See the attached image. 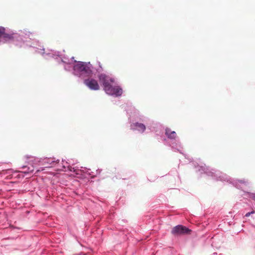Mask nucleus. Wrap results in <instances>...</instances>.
Instances as JSON below:
<instances>
[{
	"label": "nucleus",
	"mask_w": 255,
	"mask_h": 255,
	"mask_svg": "<svg viewBox=\"0 0 255 255\" xmlns=\"http://www.w3.org/2000/svg\"><path fill=\"white\" fill-rule=\"evenodd\" d=\"M196 168L197 171L201 173H204L216 180L227 181L230 183H232L235 187L238 189H242L244 186L248 185V182L245 180H235L232 179L220 171L215 169L210 170L209 167H207L205 165L204 166H197Z\"/></svg>",
	"instance_id": "obj_1"
},
{
	"label": "nucleus",
	"mask_w": 255,
	"mask_h": 255,
	"mask_svg": "<svg viewBox=\"0 0 255 255\" xmlns=\"http://www.w3.org/2000/svg\"><path fill=\"white\" fill-rule=\"evenodd\" d=\"M75 63L72 65L71 62L64 64V69L66 71L73 69V74L78 77H89L93 72V67L90 62H85L74 60Z\"/></svg>",
	"instance_id": "obj_2"
},
{
	"label": "nucleus",
	"mask_w": 255,
	"mask_h": 255,
	"mask_svg": "<svg viewBox=\"0 0 255 255\" xmlns=\"http://www.w3.org/2000/svg\"><path fill=\"white\" fill-rule=\"evenodd\" d=\"M98 78L106 94L115 97H119L122 95V89L119 86L113 85L115 82V79L113 77L102 73L98 75Z\"/></svg>",
	"instance_id": "obj_3"
},
{
	"label": "nucleus",
	"mask_w": 255,
	"mask_h": 255,
	"mask_svg": "<svg viewBox=\"0 0 255 255\" xmlns=\"http://www.w3.org/2000/svg\"><path fill=\"white\" fill-rule=\"evenodd\" d=\"M31 34V32L26 30H21L19 33L7 34L5 32V28L0 26V44L5 43L8 39H13L18 42L15 44L16 45L22 47L25 41H27L28 39H31L30 36Z\"/></svg>",
	"instance_id": "obj_4"
},
{
	"label": "nucleus",
	"mask_w": 255,
	"mask_h": 255,
	"mask_svg": "<svg viewBox=\"0 0 255 255\" xmlns=\"http://www.w3.org/2000/svg\"><path fill=\"white\" fill-rule=\"evenodd\" d=\"M81 169L79 170L77 167H72L70 165V163L67 161L64 162V161L62 160V169L61 170L63 171H70L75 173L76 174H79V172L80 171H82L84 173H87L88 175H90L92 178H94L96 175H93L92 173V172H90V169H87L86 168H84L83 167H81Z\"/></svg>",
	"instance_id": "obj_5"
},
{
	"label": "nucleus",
	"mask_w": 255,
	"mask_h": 255,
	"mask_svg": "<svg viewBox=\"0 0 255 255\" xmlns=\"http://www.w3.org/2000/svg\"><path fill=\"white\" fill-rule=\"evenodd\" d=\"M42 55L45 59L53 58L57 59L58 57H59L61 59V62L64 64L70 62V60L67 56L65 55L62 56V55L60 54V52L59 51H55L53 50H50L48 53L43 52Z\"/></svg>",
	"instance_id": "obj_6"
},
{
	"label": "nucleus",
	"mask_w": 255,
	"mask_h": 255,
	"mask_svg": "<svg viewBox=\"0 0 255 255\" xmlns=\"http://www.w3.org/2000/svg\"><path fill=\"white\" fill-rule=\"evenodd\" d=\"M191 230L187 227L181 225H178L172 229L171 233L174 236L188 235L191 233Z\"/></svg>",
	"instance_id": "obj_7"
},
{
	"label": "nucleus",
	"mask_w": 255,
	"mask_h": 255,
	"mask_svg": "<svg viewBox=\"0 0 255 255\" xmlns=\"http://www.w3.org/2000/svg\"><path fill=\"white\" fill-rule=\"evenodd\" d=\"M84 84L88 87L90 90L97 91L100 89V86L97 80L88 78L84 80Z\"/></svg>",
	"instance_id": "obj_8"
},
{
	"label": "nucleus",
	"mask_w": 255,
	"mask_h": 255,
	"mask_svg": "<svg viewBox=\"0 0 255 255\" xmlns=\"http://www.w3.org/2000/svg\"><path fill=\"white\" fill-rule=\"evenodd\" d=\"M43 165H45V167H50L56 163H59V160H55V158H44L43 159H41L39 161Z\"/></svg>",
	"instance_id": "obj_9"
},
{
	"label": "nucleus",
	"mask_w": 255,
	"mask_h": 255,
	"mask_svg": "<svg viewBox=\"0 0 255 255\" xmlns=\"http://www.w3.org/2000/svg\"><path fill=\"white\" fill-rule=\"evenodd\" d=\"M130 128L132 130H137L141 132L144 131L146 128L144 124L138 122L131 124Z\"/></svg>",
	"instance_id": "obj_10"
},
{
	"label": "nucleus",
	"mask_w": 255,
	"mask_h": 255,
	"mask_svg": "<svg viewBox=\"0 0 255 255\" xmlns=\"http://www.w3.org/2000/svg\"><path fill=\"white\" fill-rule=\"evenodd\" d=\"M165 135L170 139H175L176 137V133L174 131H171L169 128L165 129Z\"/></svg>",
	"instance_id": "obj_11"
},
{
	"label": "nucleus",
	"mask_w": 255,
	"mask_h": 255,
	"mask_svg": "<svg viewBox=\"0 0 255 255\" xmlns=\"http://www.w3.org/2000/svg\"><path fill=\"white\" fill-rule=\"evenodd\" d=\"M171 147L172 149L174 150V151L177 150L178 151H179L180 153H182L180 150V149L182 148L180 142H179L178 141L176 143L175 146L172 145L171 146Z\"/></svg>",
	"instance_id": "obj_12"
},
{
	"label": "nucleus",
	"mask_w": 255,
	"mask_h": 255,
	"mask_svg": "<svg viewBox=\"0 0 255 255\" xmlns=\"http://www.w3.org/2000/svg\"><path fill=\"white\" fill-rule=\"evenodd\" d=\"M22 168H27V169L26 171H24L23 172L25 174H28L29 173H32L34 171V167L33 166L31 167H27V166H23L22 167Z\"/></svg>",
	"instance_id": "obj_13"
},
{
	"label": "nucleus",
	"mask_w": 255,
	"mask_h": 255,
	"mask_svg": "<svg viewBox=\"0 0 255 255\" xmlns=\"http://www.w3.org/2000/svg\"><path fill=\"white\" fill-rule=\"evenodd\" d=\"M253 213H254V212H248V213H246V214L245 215V216L247 217H249L250 216V215Z\"/></svg>",
	"instance_id": "obj_14"
},
{
	"label": "nucleus",
	"mask_w": 255,
	"mask_h": 255,
	"mask_svg": "<svg viewBox=\"0 0 255 255\" xmlns=\"http://www.w3.org/2000/svg\"><path fill=\"white\" fill-rule=\"evenodd\" d=\"M101 171H102L101 169H97L96 170V174L97 175L101 173Z\"/></svg>",
	"instance_id": "obj_15"
},
{
	"label": "nucleus",
	"mask_w": 255,
	"mask_h": 255,
	"mask_svg": "<svg viewBox=\"0 0 255 255\" xmlns=\"http://www.w3.org/2000/svg\"><path fill=\"white\" fill-rule=\"evenodd\" d=\"M252 198L255 201V193L252 194Z\"/></svg>",
	"instance_id": "obj_16"
},
{
	"label": "nucleus",
	"mask_w": 255,
	"mask_h": 255,
	"mask_svg": "<svg viewBox=\"0 0 255 255\" xmlns=\"http://www.w3.org/2000/svg\"><path fill=\"white\" fill-rule=\"evenodd\" d=\"M40 50H42V51H44V49L43 48H42V49H40Z\"/></svg>",
	"instance_id": "obj_17"
},
{
	"label": "nucleus",
	"mask_w": 255,
	"mask_h": 255,
	"mask_svg": "<svg viewBox=\"0 0 255 255\" xmlns=\"http://www.w3.org/2000/svg\"><path fill=\"white\" fill-rule=\"evenodd\" d=\"M74 59V57H71V59Z\"/></svg>",
	"instance_id": "obj_18"
},
{
	"label": "nucleus",
	"mask_w": 255,
	"mask_h": 255,
	"mask_svg": "<svg viewBox=\"0 0 255 255\" xmlns=\"http://www.w3.org/2000/svg\"><path fill=\"white\" fill-rule=\"evenodd\" d=\"M215 254L216 255V254H217V253H214V254H213V255H215Z\"/></svg>",
	"instance_id": "obj_19"
}]
</instances>
